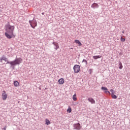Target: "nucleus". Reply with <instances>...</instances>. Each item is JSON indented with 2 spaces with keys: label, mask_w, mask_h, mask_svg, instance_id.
<instances>
[{
  "label": "nucleus",
  "mask_w": 130,
  "mask_h": 130,
  "mask_svg": "<svg viewBox=\"0 0 130 130\" xmlns=\"http://www.w3.org/2000/svg\"><path fill=\"white\" fill-rule=\"evenodd\" d=\"M15 27L14 26L10 25V24L6 25V31L5 34V36L8 39H11L15 37V35H14V30Z\"/></svg>",
  "instance_id": "obj_1"
},
{
  "label": "nucleus",
  "mask_w": 130,
  "mask_h": 130,
  "mask_svg": "<svg viewBox=\"0 0 130 130\" xmlns=\"http://www.w3.org/2000/svg\"><path fill=\"white\" fill-rule=\"evenodd\" d=\"M22 61V58L20 57H18V58H16L14 60L8 62L7 63L10 64V65L12 67H13V66H15L16 65H19L21 63Z\"/></svg>",
  "instance_id": "obj_2"
},
{
  "label": "nucleus",
  "mask_w": 130,
  "mask_h": 130,
  "mask_svg": "<svg viewBox=\"0 0 130 130\" xmlns=\"http://www.w3.org/2000/svg\"><path fill=\"white\" fill-rule=\"evenodd\" d=\"M29 22L31 27L34 29L37 26V22L36 20L33 19V20H29Z\"/></svg>",
  "instance_id": "obj_3"
},
{
  "label": "nucleus",
  "mask_w": 130,
  "mask_h": 130,
  "mask_svg": "<svg viewBox=\"0 0 130 130\" xmlns=\"http://www.w3.org/2000/svg\"><path fill=\"white\" fill-rule=\"evenodd\" d=\"M75 73H78L80 71V67L79 65L76 64L74 66L73 68Z\"/></svg>",
  "instance_id": "obj_4"
},
{
  "label": "nucleus",
  "mask_w": 130,
  "mask_h": 130,
  "mask_svg": "<svg viewBox=\"0 0 130 130\" xmlns=\"http://www.w3.org/2000/svg\"><path fill=\"white\" fill-rule=\"evenodd\" d=\"M2 98L3 101H6L7 99V94L5 90H4L2 92Z\"/></svg>",
  "instance_id": "obj_5"
},
{
  "label": "nucleus",
  "mask_w": 130,
  "mask_h": 130,
  "mask_svg": "<svg viewBox=\"0 0 130 130\" xmlns=\"http://www.w3.org/2000/svg\"><path fill=\"white\" fill-rule=\"evenodd\" d=\"M0 60L1 63H3V61H5V62H7L6 64H9V63H8V62H10V61H8L7 58H6L5 56L2 57L0 59Z\"/></svg>",
  "instance_id": "obj_6"
},
{
  "label": "nucleus",
  "mask_w": 130,
  "mask_h": 130,
  "mask_svg": "<svg viewBox=\"0 0 130 130\" xmlns=\"http://www.w3.org/2000/svg\"><path fill=\"white\" fill-rule=\"evenodd\" d=\"M74 127L75 129L80 130L81 129V124L79 123L75 124Z\"/></svg>",
  "instance_id": "obj_7"
},
{
  "label": "nucleus",
  "mask_w": 130,
  "mask_h": 130,
  "mask_svg": "<svg viewBox=\"0 0 130 130\" xmlns=\"http://www.w3.org/2000/svg\"><path fill=\"white\" fill-rule=\"evenodd\" d=\"M88 101L89 103H91V104H95V101L92 98H88Z\"/></svg>",
  "instance_id": "obj_8"
},
{
  "label": "nucleus",
  "mask_w": 130,
  "mask_h": 130,
  "mask_svg": "<svg viewBox=\"0 0 130 130\" xmlns=\"http://www.w3.org/2000/svg\"><path fill=\"white\" fill-rule=\"evenodd\" d=\"M52 44L54 46H55V50H57V49H58L59 48L58 44L57 43H56V42H53Z\"/></svg>",
  "instance_id": "obj_9"
},
{
  "label": "nucleus",
  "mask_w": 130,
  "mask_h": 130,
  "mask_svg": "<svg viewBox=\"0 0 130 130\" xmlns=\"http://www.w3.org/2000/svg\"><path fill=\"white\" fill-rule=\"evenodd\" d=\"M99 6L98 4L96 3H93L92 5H91V8H99Z\"/></svg>",
  "instance_id": "obj_10"
},
{
  "label": "nucleus",
  "mask_w": 130,
  "mask_h": 130,
  "mask_svg": "<svg viewBox=\"0 0 130 130\" xmlns=\"http://www.w3.org/2000/svg\"><path fill=\"white\" fill-rule=\"evenodd\" d=\"M58 82L60 85L63 84V83H64V79L60 78V79L58 80Z\"/></svg>",
  "instance_id": "obj_11"
},
{
  "label": "nucleus",
  "mask_w": 130,
  "mask_h": 130,
  "mask_svg": "<svg viewBox=\"0 0 130 130\" xmlns=\"http://www.w3.org/2000/svg\"><path fill=\"white\" fill-rule=\"evenodd\" d=\"M14 86L16 87H19V83L17 81H14Z\"/></svg>",
  "instance_id": "obj_12"
},
{
  "label": "nucleus",
  "mask_w": 130,
  "mask_h": 130,
  "mask_svg": "<svg viewBox=\"0 0 130 130\" xmlns=\"http://www.w3.org/2000/svg\"><path fill=\"white\" fill-rule=\"evenodd\" d=\"M75 43H76L77 44H78L79 47L82 46V44L79 40H75Z\"/></svg>",
  "instance_id": "obj_13"
},
{
  "label": "nucleus",
  "mask_w": 130,
  "mask_h": 130,
  "mask_svg": "<svg viewBox=\"0 0 130 130\" xmlns=\"http://www.w3.org/2000/svg\"><path fill=\"white\" fill-rule=\"evenodd\" d=\"M102 57V56L101 55H96V56H93V58L95 60H96L99 58H101Z\"/></svg>",
  "instance_id": "obj_14"
},
{
  "label": "nucleus",
  "mask_w": 130,
  "mask_h": 130,
  "mask_svg": "<svg viewBox=\"0 0 130 130\" xmlns=\"http://www.w3.org/2000/svg\"><path fill=\"white\" fill-rule=\"evenodd\" d=\"M45 124L47 125H48L49 124H51V122L49 121V120L48 119H46L45 120Z\"/></svg>",
  "instance_id": "obj_15"
},
{
  "label": "nucleus",
  "mask_w": 130,
  "mask_h": 130,
  "mask_svg": "<svg viewBox=\"0 0 130 130\" xmlns=\"http://www.w3.org/2000/svg\"><path fill=\"white\" fill-rule=\"evenodd\" d=\"M112 97L113 99H116L117 96L114 93V92L112 93Z\"/></svg>",
  "instance_id": "obj_16"
},
{
  "label": "nucleus",
  "mask_w": 130,
  "mask_h": 130,
  "mask_svg": "<svg viewBox=\"0 0 130 130\" xmlns=\"http://www.w3.org/2000/svg\"><path fill=\"white\" fill-rule=\"evenodd\" d=\"M73 100H74V101H76L77 100V98L76 97V94H75L74 95H73Z\"/></svg>",
  "instance_id": "obj_17"
},
{
  "label": "nucleus",
  "mask_w": 130,
  "mask_h": 130,
  "mask_svg": "<svg viewBox=\"0 0 130 130\" xmlns=\"http://www.w3.org/2000/svg\"><path fill=\"white\" fill-rule=\"evenodd\" d=\"M67 112L69 113L72 112V109H71V107H69V108L68 109Z\"/></svg>",
  "instance_id": "obj_18"
},
{
  "label": "nucleus",
  "mask_w": 130,
  "mask_h": 130,
  "mask_svg": "<svg viewBox=\"0 0 130 130\" xmlns=\"http://www.w3.org/2000/svg\"><path fill=\"white\" fill-rule=\"evenodd\" d=\"M119 69H120V70H121L122 68H123V66H122V63H121V62H120V63H119Z\"/></svg>",
  "instance_id": "obj_19"
},
{
  "label": "nucleus",
  "mask_w": 130,
  "mask_h": 130,
  "mask_svg": "<svg viewBox=\"0 0 130 130\" xmlns=\"http://www.w3.org/2000/svg\"><path fill=\"white\" fill-rule=\"evenodd\" d=\"M102 90H108V89L107 88V87H102Z\"/></svg>",
  "instance_id": "obj_20"
},
{
  "label": "nucleus",
  "mask_w": 130,
  "mask_h": 130,
  "mask_svg": "<svg viewBox=\"0 0 130 130\" xmlns=\"http://www.w3.org/2000/svg\"><path fill=\"white\" fill-rule=\"evenodd\" d=\"M121 41L122 42H124L125 41V39L123 38L122 37L121 38Z\"/></svg>",
  "instance_id": "obj_21"
},
{
  "label": "nucleus",
  "mask_w": 130,
  "mask_h": 130,
  "mask_svg": "<svg viewBox=\"0 0 130 130\" xmlns=\"http://www.w3.org/2000/svg\"><path fill=\"white\" fill-rule=\"evenodd\" d=\"M105 93H106V94H108V93L110 94V91H108V90H106V91H105Z\"/></svg>",
  "instance_id": "obj_22"
},
{
  "label": "nucleus",
  "mask_w": 130,
  "mask_h": 130,
  "mask_svg": "<svg viewBox=\"0 0 130 130\" xmlns=\"http://www.w3.org/2000/svg\"><path fill=\"white\" fill-rule=\"evenodd\" d=\"M110 91L112 93H114V94L115 93V91L113 89H111L110 90Z\"/></svg>",
  "instance_id": "obj_23"
},
{
  "label": "nucleus",
  "mask_w": 130,
  "mask_h": 130,
  "mask_svg": "<svg viewBox=\"0 0 130 130\" xmlns=\"http://www.w3.org/2000/svg\"><path fill=\"white\" fill-rule=\"evenodd\" d=\"M42 15H44V13L43 12V13H42Z\"/></svg>",
  "instance_id": "obj_24"
},
{
  "label": "nucleus",
  "mask_w": 130,
  "mask_h": 130,
  "mask_svg": "<svg viewBox=\"0 0 130 130\" xmlns=\"http://www.w3.org/2000/svg\"><path fill=\"white\" fill-rule=\"evenodd\" d=\"M85 62L86 63H87V60H85Z\"/></svg>",
  "instance_id": "obj_25"
},
{
  "label": "nucleus",
  "mask_w": 130,
  "mask_h": 130,
  "mask_svg": "<svg viewBox=\"0 0 130 130\" xmlns=\"http://www.w3.org/2000/svg\"><path fill=\"white\" fill-rule=\"evenodd\" d=\"M4 130H6V127H4Z\"/></svg>",
  "instance_id": "obj_26"
}]
</instances>
